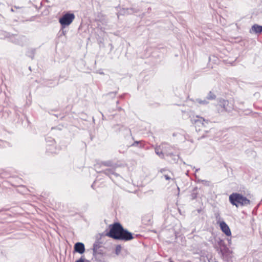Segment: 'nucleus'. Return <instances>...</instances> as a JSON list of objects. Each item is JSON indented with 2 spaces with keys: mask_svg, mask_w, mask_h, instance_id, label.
Here are the masks:
<instances>
[{
  "mask_svg": "<svg viewBox=\"0 0 262 262\" xmlns=\"http://www.w3.org/2000/svg\"><path fill=\"white\" fill-rule=\"evenodd\" d=\"M116 250L118 251H120V249H118V248H116Z\"/></svg>",
  "mask_w": 262,
  "mask_h": 262,
  "instance_id": "18",
  "label": "nucleus"
},
{
  "mask_svg": "<svg viewBox=\"0 0 262 262\" xmlns=\"http://www.w3.org/2000/svg\"><path fill=\"white\" fill-rule=\"evenodd\" d=\"M96 183V181H94V183H93V184L92 185V186H91L92 188H93V189H94L96 188L95 187Z\"/></svg>",
  "mask_w": 262,
  "mask_h": 262,
  "instance_id": "14",
  "label": "nucleus"
},
{
  "mask_svg": "<svg viewBox=\"0 0 262 262\" xmlns=\"http://www.w3.org/2000/svg\"><path fill=\"white\" fill-rule=\"evenodd\" d=\"M209 120H205L204 118L199 116H196L195 119L192 120V123L196 129L198 131L204 130L209 124Z\"/></svg>",
  "mask_w": 262,
  "mask_h": 262,
  "instance_id": "3",
  "label": "nucleus"
},
{
  "mask_svg": "<svg viewBox=\"0 0 262 262\" xmlns=\"http://www.w3.org/2000/svg\"><path fill=\"white\" fill-rule=\"evenodd\" d=\"M92 250L94 256L97 258L98 251V242L97 241L94 243Z\"/></svg>",
  "mask_w": 262,
  "mask_h": 262,
  "instance_id": "8",
  "label": "nucleus"
},
{
  "mask_svg": "<svg viewBox=\"0 0 262 262\" xmlns=\"http://www.w3.org/2000/svg\"><path fill=\"white\" fill-rule=\"evenodd\" d=\"M7 143L3 141H0V145H2L4 147H6V144H7Z\"/></svg>",
  "mask_w": 262,
  "mask_h": 262,
  "instance_id": "12",
  "label": "nucleus"
},
{
  "mask_svg": "<svg viewBox=\"0 0 262 262\" xmlns=\"http://www.w3.org/2000/svg\"><path fill=\"white\" fill-rule=\"evenodd\" d=\"M11 11L12 12H14V10L13 9V8H11Z\"/></svg>",
  "mask_w": 262,
  "mask_h": 262,
  "instance_id": "15",
  "label": "nucleus"
},
{
  "mask_svg": "<svg viewBox=\"0 0 262 262\" xmlns=\"http://www.w3.org/2000/svg\"><path fill=\"white\" fill-rule=\"evenodd\" d=\"M228 105L229 102L228 100H222L220 101V105L226 111L228 110L229 107H228Z\"/></svg>",
  "mask_w": 262,
  "mask_h": 262,
  "instance_id": "9",
  "label": "nucleus"
},
{
  "mask_svg": "<svg viewBox=\"0 0 262 262\" xmlns=\"http://www.w3.org/2000/svg\"><path fill=\"white\" fill-rule=\"evenodd\" d=\"M110 230L106 235L113 239L128 241L134 238L133 234L123 228L121 224L116 222L109 226Z\"/></svg>",
  "mask_w": 262,
  "mask_h": 262,
  "instance_id": "1",
  "label": "nucleus"
},
{
  "mask_svg": "<svg viewBox=\"0 0 262 262\" xmlns=\"http://www.w3.org/2000/svg\"><path fill=\"white\" fill-rule=\"evenodd\" d=\"M116 250L118 251H120V249H118V248H116Z\"/></svg>",
  "mask_w": 262,
  "mask_h": 262,
  "instance_id": "19",
  "label": "nucleus"
},
{
  "mask_svg": "<svg viewBox=\"0 0 262 262\" xmlns=\"http://www.w3.org/2000/svg\"><path fill=\"white\" fill-rule=\"evenodd\" d=\"M14 8H16V9L18 8V7H16V6H15V7H14Z\"/></svg>",
  "mask_w": 262,
  "mask_h": 262,
  "instance_id": "16",
  "label": "nucleus"
},
{
  "mask_svg": "<svg viewBox=\"0 0 262 262\" xmlns=\"http://www.w3.org/2000/svg\"><path fill=\"white\" fill-rule=\"evenodd\" d=\"M163 144H162L160 145L157 146L155 149L156 153L159 156H163V152L162 150V148L163 147Z\"/></svg>",
  "mask_w": 262,
  "mask_h": 262,
  "instance_id": "10",
  "label": "nucleus"
},
{
  "mask_svg": "<svg viewBox=\"0 0 262 262\" xmlns=\"http://www.w3.org/2000/svg\"><path fill=\"white\" fill-rule=\"evenodd\" d=\"M84 261L85 258L84 256H82L78 260H76V262H84Z\"/></svg>",
  "mask_w": 262,
  "mask_h": 262,
  "instance_id": "11",
  "label": "nucleus"
},
{
  "mask_svg": "<svg viewBox=\"0 0 262 262\" xmlns=\"http://www.w3.org/2000/svg\"><path fill=\"white\" fill-rule=\"evenodd\" d=\"M164 177L165 179L167 180H169L170 179H171V178L167 174H165Z\"/></svg>",
  "mask_w": 262,
  "mask_h": 262,
  "instance_id": "13",
  "label": "nucleus"
},
{
  "mask_svg": "<svg viewBox=\"0 0 262 262\" xmlns=\"http://www.w3.org/2000/svg\"><path fill=\"white\" fill-rule=\"evenodd\" d=\"M75 15L73 13H67L59 18V22L62 27L70 25L74 20Z\"/></svg>",
  "mask_w": 262,
  "mask_h": 262,
  "instance_id": "4",
  "label": "nucleus"
},
{
  "mask_svg": "<svg viewBox=\"0 0 262 262\" xmlns=\"http://www.w3.org/2000/svg\"><path fill=\"white\" fill-rule=\"evenodd\" d=\"M74 251L81 254L83 253L85 251L84 245L82 243H76L74 247Z\"/></svg>",
  "mask_w": 262,
  "mask_h": 262,
  "instance_id": "5",
  "label": "nucleus"
},
{
  "mask_svg": "<svg viewBox=\"0 0 262 262\" xmlns=\"http://www.w3.org/2000/svg\"><path fill=\"white\" fill-rule=\"evenodd\" d=\"M250 32V33H261L262 32V26L254 24L252 26Z\"/></svg>",
  "mask_w": 262,
  "mask_h": 262,
  "instance_id": "7",
  "label": "nucleus"
},
{
  "mask_svg": "<svg viewBox=\"0 0 262 262\" xmlns=\"http://www.w3.org/2000/svg\"><path fill=\"white\" fill-rule=\"evenodd\" d=\"M220 226L222 230V231L227 235V236H231V232L229 226L227 225V224L225 222H221L220 223Z\"/></svg>",
  "mask_w": 262,
  "mask_h": 262,
  "instance_id": "6",
  "label": "nucleus"
},
{
  "mask_svg": "<svg viewBox=\"0 0 262 262\" xmlns=\"http://www.w3.org/2000/svg\"><path fill=\"white\" fill-rule=\"evenodd\" d=\"M229 200L230 203L236 207L247 206L251 204V201L249 199L238 193H233L230 194Z\"/></svg>",
  "mask_w": 262,
  "mask_h": 262,
  "instance_id": "2",
  "label": "nucleus"
},
{
  "mask_svg": "<svg viewBox=\"0 0 262 262\" xmlns=\"http://www.w3.org/2000/svg\"><path fill=\"white\" fill-rule=\"evenodd\" d=\"M169 262H173V261H170Z\"/></svg>",
  "mask_w": 262,
  "mask_h": 262,
  "instance_id": "20",
  "label": "nucleus"
},
{
  "mask_svg": "<svg viewBox=\"0 0 262 262\" xmlns=\"http://www.w3.org/2000/svg\"><path fill=\"white\" fill-rule=\"evenodd\" d=\"M116 250L118 251H120V249H118V248H116Z\"/></svg>",
  "mask_w": 262,
  "mask_h": 262,
  "instance_id": "17",
  "label": "nucleus"
}]
</instances>
